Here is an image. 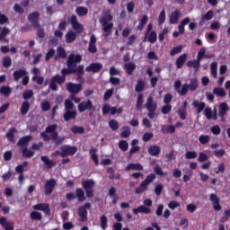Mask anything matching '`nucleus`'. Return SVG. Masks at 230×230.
Segmentation results:
<instances>
[{"mask_svg":"<svg viewBox=\"0 0 230 230\" xmlns=\"http://www.w3.org/2000/svg\"><path fill=\"white\" fill-rule=\"evenodd\" d=\"M82 61V56L71 54L67 59V67L61 71L63 76L65 75H71V73H76V64Z\"/></svg>","mask_w":230,"mask_h":230,"instance_id":"1","label":"nucleus"},{"mask_svg":"<svg viewBox=\"0 0 230 230\" xmlns=\"http://www.w3.org/2000/svg\"><path fill=\"white\" fill-rule=\"evenodd\" d=\"M112 20V15L105 14L99 19V22L102 26V31L104 32L105 37H109L111 35V30L114 28V23L111 22Z\"/></svg>","mask_w":230,"mask_h":230,"instance_id":"2","label":"nucleus"},{"mask_svg":"<svg viewBox=\"0 0 230 230\" xmlns=\"http://www.w3.org/2000/svg\"><path fill=\"white\" fill-rule=\"evenodd\" d=\"M57 128L58 126L57 124L49 125L46 128V131L41 133V137H43L44 141H55L58 137V132H57Z\"/></svg>","mask_w":230,"mask_h":230,"instance_id":"3","label":"nucleus"},{"mask_svg":"<svg viewBox=\"0 0 230 230\" xmlns=\"http://www.w3.org/2000/svg\"><path fill=\"white\" fill-rule=\"evenodd\" d=\"M155 179V173H151L147 175L146 179L140 183L139 187L136 189L135 193L137 195H139L143 193V191H146V190H148V185L152 184Z\"/></svg>","mask_w":230,"mask_h":230,"instance_id":"4","label":"nucleus"},{"mask_svg":"<svg viewBox=\"0 0 230 230\" xmlns=\"http://www.w3.org/2000/svg\"><path fill=\"white\" fill-rule=\"evenodd\" d=\"M76 146H61V153L56 152L52 154V157H55V155H58L60 154L61 157H67L68 155H75L76 154Z\"/></svg>","mask_w":230,"mask_h":230,"instance_id":"5","label":"nucleus"},{"mask_svg":"<svg viewBox=\"0 0 230 230\" xmlns=\"http://www.w3.org/2000/svg\"><path fill=\"white\" fill-rule=\"evenodd\" d=\"M94 180H85L82 181V186L85 190L86 197H88V199H91L93 195V188H94Z\"/></svg>","mask_w":230,"mask_h":230,"instance_id":"6","label":"nucleus"},{"mask_svg":"<svg viewBox=\"0 0 230 230\" xmlns=\"http://www.w3.org/2000/svg\"><path fill=\"white\" fill-rule=\"evenodd\" d=\"M87 209H91V203H85L79 208L78 216L80 217L81 222H85L87 220Z\"/></svg>","mask_w":230,"mask_h":230,"instance_id":"7","label":"nucleus"},{"mask_svg":"<svg viewBox=\"0 0 230 230\" xmlns=\"http://www.w3.org/2000/svg\"><path fill=\"white\" fill-rule=\"evenodd\" d=\"M109 112H111V116H114V114H121V112H123V109L116 107L111 108L109 104H104L102 107V113L109 114Z\"/></svg>","mask_w":230,"mask_h":230,"instance_id":"8","label":"nucleus"},{"mask_svg":"<svg viewBox=\"0 0 230 230\" xmlns=\"http://www.w3.org/2000/svg\"><path fill=\"white\" fill-rule=\"evenodd\" d=\"M70 23L72 24L73 30H75L76 33H82L84 31V25L78 22V19H76V16L75 15L71 16Z\"/></svg>","mask_w":230,"mask_h":230,"instance_id":"9","label":"nucleus"},{"mask_svg":"<svg viewBox=\"0 0 230 230\" xmlns=\"http://www.w3.org/2000/svg\"><path fill=\"white\" fill-rule=\"evenodd\" d=\"M66 88L71 94H78V92L82 89V84L66 83Z\"/></svg>","mask_w":230,"mask_h":230,"instance_id":"10","label":"nucleus"},{"mask_svg":"<svg viewBox=\"0 0 230 230\" xmlns=\"http://www.w3.org/2000/svg\"><path fill=\"white\" fill-rule=\"evenodd\" d=\"M96 36L94 34L91 35L89 46H88V51L89 53L94 54L96 51H98V49L96 48Z\"/></svg>","mask_w":230,"mask_h":230,"instance_id":"11","label":"nucleus"},{"mask_svg":"<svg viewBox=\"0 0 230 230\" xmlns=\"http://www.w3.org/2000/svg\"><path fill=\"white\" fill-rule=\"evenodd\" d=\"M91 109H93V102H91V100L82 102L78 104L79 112H85V111Z\"/></svg>","mask_w":230,"mask_h":230,"instance_id":"12","label":"nucleus"},{"mask_svg":"<svg viewBox=\"0 0 230 230\" xmlns=\"http://www.w3.org/2000/svg\"><path fill=\"white\" fill-rule=\"evenodd\" d=\"M210 201L216 211H220V209H222V207L220 206V199H218L217 194H210Z\"/></svg>","mask_w":230,"mask_h":230,"instance_id":"13","label":"nucleus"},{"mask_svg":"<svg viewBox=\"0 0 230 230\" xmlns=\"http://www.w3.org/2000/svg\"><path fill=\"white\" fill-rule=\"evenodd\" d=\"M55 184H57V181L55 180H49L46 182V184H45V194L46 195H50V193H53Z\"/></svg>","mask_w":230,"mask_h":230,"instance_id":"14","label":"nucleus"},{"mask_svg":"<svg viewBox=\"0 0 230 230\" xmlns=\"http://www.w3.org/2000/svg\"><path fill=\"white\" fill-rule=\"evenodd\" d=\"M30 141H31V136H26L22 137L17 145L21 147V150H22L23 148H28V143H30Z\"/></svg>","mask_w":230,"mask_h":230,"instance_id":"15","label":"nucleus"},{"mask_svg":"<svg viewBox=\"0 0 230 230\" xmlns=\"http://www.w3.org/2000/svg\"><path fill=\"white\" fill-rule=\"evenodd\" d=\"M146 39L148 42L155 44V42L157 40V32L155 31H152L151 32L146 31L144 40H146Z\"/></svg>","mask_w":230,"mask_h":230,"instance_id":"16","label":"nucleus"},{"mask_svg":"<svg viewBox=\"0 0 230 230\" xmlns=\"http://www.w3.org/2000/svg\"><path fill=\"white\" fill-rule=\"evenodd\" d=\"M42 163L44 164V167L47 168V170H51L53 166H55V162L53 160H50L48 156H41L40 157Z\"/></svg>","mask_w":230,"mask_h":230,"instance_id":"17","label":"nucleus"},{"mask_svg":"<svg viewBox=\"0 0 230 230\" xmlns=\"http://www.w3.org/2000/svg\"><path fill=\"white\" fill-rule=\"evenodd\" d=\"M133 213L135 215H138V213H145L146 215H148V214L152 213V209H150V208H148V207L140 206L137 208H133Z\"/></svg>","mask_w":230,"mask_h":230,"instance_id":"18","label":"nucleus"},{"mask_svg":"<svg viewBox=\"0 0 230 230\" xmlns=\"http://www.w3.org/2000/svg\"><path fill=\"white\" fill-rule=\"evenodd\" d=\"M145 107L147 111H155L157 109V103L154 102V98L148 97Z\"/></svg>","mask_w":230,"mask_h":230,"instance_id":"19","label":"nucleus"},{"mask_svg":"<svg viewBox=\"0 0 230 230\" xmlns=\"http://www.w3.org/2000/svg\"><path fill=\"white\" fill-rule=\"evenodd\" d=\"M33 209H36L39 211H44L45 214L48 215L49 213V205L46 203L34 205Z\"/></svg>","mask_w":230,"mask_h":230,"instance_id":"20","label":"nucleus"},{"mask_svg":"<svg viewBox=\"0 0 230 230\" xmlns=\"http://www.w3.org/2000/svg\"><path fill=\"white\" fill-rule=\"evenodd\" d=\"M65 37H66V42L67 44H71V42H75V40H76V34L73 31H68Z\"/></svg>","mask_w":230,"mask_h":230,"instance_id":"21","label":"nucleus"},{"mask_svg":"<svg viewBox=\"0 0 230 230\" xmlns=\"http://www.w3.org/2000/svg\"><path fill=\"white\" fill-rule=\"evenodd\" d=\"M180 15H181V12H179V11H175V12L172 13L169 17V22L171 24H177V22H179Z\"/></svg>","mask_w":230,"mask_h":230,"instance_id":"22","label":"nucleus"},{"mask_svg":"<svg viewBox=\"0 0 230 230\" xmlns=\"http://www.w3.org/2000/svg\"><path fill=\"white\" fill-rule=\"evenodd\" d=\"M0 224L5 230H13V223L6 221V218L4 217L0 218Z\"/></svg>","mask_w":230,"mask_h":230,"instance_id":"23","label":"nucleus"},{"mask_svg":"<svg viewBox=\"0 0 230 230\" xmlns=\"http://www.w3.org/2000/svg\"><path fill=\"white\" fill-rule=\"evenodd\" d=\"M227 109H228V106H227V103L226 102H222L220 105H219V118H221L222 121H224V116L225 114H226L227 112Z\"/></svg>","mask_w":230,"mask_h":230,"instance_id":"24","label":"nucleus"},{"mask_svg":"<svg viewBox=\"0 0 230 230\" xmlns=\"http://www.w3.org/2000/svg\"><path fill=\"white\" fill-rule=\"evenodd\" d=\"M148 153L153 156V157H157L159 154H161V147L158 146H151L148 148Z\"/></svg>","mask_w":230,"mask_h":230,"instance_id":"25","label":"nucleus"},{"mask_svg":"<svg viewBox=\"0 0 230 230\" xmlns=\"http://www.w3.org/2000/svg\"><path fill=\"white\" fill-rule=\"evenodd\" d=\"M186 58H188V54H182L177 58L176 60L177 69H181L182 66H184V63L186 62Z\"/></svg>","mask_w":230,"mask_h":230,"instance_id":"26","label":"nucleus"},{"mask_svg":"<svg viewBox=\"0 0 230 230\" xmlns=\"http://www.w3.org/2000/svg\"><path fill=\"white\" fill-rule=\"evenodd\" d=\"M17 132V129L15 128H12L9 129V131L6 133V137L11 143H15V133Z\"/></svg>","mask_w":230,"mask_h":230,"instance_id":"27","label":"nucleus"},{"mask_svg":"<svg viewBox=\"0 0 230 230\" xmlns=\"http://www.w3.org/2000/svg\"><path fill=\"white\" fill-rule=\"evenodd\" d=\"M76 118V111H66L64 114L65 121H69V119H75Z\"/></svg>","mask_w":230,"mask_h":230,"instance_id":"28","label":"nucleus"},{"mask_svg":"<svg viewBox=\"0 0 230 230\" xmlns=\"http://www.w3.org/2000/svg\"><path fill=\"white\" fill-rule=\"evenodd\" d=\"M193 107L195 109H198V114H200L206 109V103L199 102V101H194L192 103Z\"/></svg>","mask_w":230,"mask_h":230,"instance_id":"29","label":"nucleus"},{"mask_svg":"<svg viewBox=\"0 0 230 230\" xmlns=\"http://www.w3.org/2000/svg\"><path fill=\"white\" fill-rule=\"evenodd\" d=\"M98 149L96 148H92L90 151V155H91V159H93L95 166H98V164H100V162L98 161Z\"/></svg>","mask_w":230,"mask_h":230,"instance_id":"30","label":"nucleus"},{"mask_svg":"<svg viewBox=\"0 0 230 230\" xmlns=\"http://www.w3.org/2000/svg\"><path fill=\"white\" fill-rule=\"evenodd\" d=\"M29 21L32 22L34 28H37V26H39V23L37 22V21H39V13H32L29 14Z\"/></svg>","mask_w":230,"mask_h":230,"instance_id":"31","label":"nucleus"},{"mask_svg":"<svg viewBox=\"0 0 230 230\" xmlns=\"http://www.w3.org/2000/svg\"><path fill=\"white\" fill-rule=\"evenodd\" d=\"M102 66L100 63H93L92 65H90L86 70L87 71H93V73H98V71H100V69H102Z\"/></svg>","mask_w":230,"mask_h":230,"instance_id":"32","label":"nucleus"},{"mask_svg":"<svg viewBox=\"0 0 230 230\" xmlns=\"http://www.w3.org/2000/svg\"><path fill=\"white\" fill-rule=\"evenodd\" d=\"M22 76H26V70L24 69H20L13 73V78L16 82L21 80Z\"/></svg>","mask_w":230,"mask_h":230,"instance_id":"33","label":"nucleus"},{"mask_svg":"<svg viewBox=\"0 0 230 230\" xmlns=\"http://www.w3.org/2000/svg\"><path fill=\"white\" fill-rule=\"evenodd\" d=\"M205 116L208 119H217V112L213 114V111L210 108L205 109Z\"/></svg>","mask_w":230,"mask_h":230,"instance_id":"34","label":"nucleus"},{"mask_svg":"<svg viewBox=\"0 0 230 230\" xmlns=\"http://www.w3.org/2000/svg\"><path fill=\"white\" fill-rule=\"evenodd\" d=\"M75 13H77L79 17H84V15H87V13H89V10L86 7L79 6L76 8Z\"/></svg>","mask_w":230,"mask_h":230,"instance_id":"35","label":"nucleus"},{"mask_svg":"<svg viewBox=\"0 0 230 230\" xmlns=\"http://www.w3.org/2000/svg\"><path fill=\"white\" fill-rule=\"evenodd\" d=\"M146 22H148V16L143 15L137 25V30H139L140 31H143L145 26H146Z\"/></svg>","mask_w":230,"mask_h":230,"instance_id":"36","label":"nucleus"},{"mask_svg":"<svg viewBox=\"0 0 230 230\" xmlns=\"http://www.w3.org/2000/svg\"><path fill=\"white\" fill-rule=\"evenodd\" d=\"M126 170L128 172L130 170H137V171H141L143 170V165L141 164H129L127 167Z\"/></svg>","mask_w":230,"mask_h":230,"instance_id":"37","label":"nucleus"},{"mask_svg":"<svg viewBox=\"0 0 230 230\" xmlns=\"http://www.w3.org/2000/svg\"><path fill=\"white\" fill-rule=\"evenodd\" d=\"M213 19V11H208L202 16V21L199 22L200 26L204 25V21H211Z\"/></svg>","mask_w":230,"mask_h":230,"instance_id":"38","label":"nucleus"},{"mask_svg":"<svg viewBox=\"0 0 230 230\" xmlns=\"http://www.w3.org/2000/svg\"><path fill=\"white\" fill-rule=\"evenodd\" d=\"M217 69H218V64H217V62H213L210 65V71L214 78H217V76H218Z\"/></svg>","mask_w":230,"mask_h":230,"instance_id":"39","label":"nucleus"},{"mask_svg":"<svg viewBox=\"0 0 230 230\" xmlns=\"http://www.w3.org/2000/svg\"><path fill=\"white\" fill-rule=\"evenodd\" d=\"M22 154L23 157H27V159H30L31 157H33V155H35V152L28 149V147L22 149Z\"/></svg>","mask_w":230,"mask_h":230,"instance_id":"40","label":"nucleus"},{"mask_svg":"<svg viewBox=\"0 0 230 230\" xmlns=\"http://www.w3.org/2000/svg\"><path fill=\"white\" fill-rule=\"evenodd\" d=\"M162 132H164V134H173V132H175V127L174 126H162Z\"/></svg>","mask_w":230,"mask_h":230,"instance_id":"41","label":"nucleus"},{"mask_svg":"<svg viewBox=\"0 0 230 230\" xmlns=\"http://www.w3.org/2000/svg\"><path fill=\"white\" fill-rule=\"evenodd\" d=\"M166 21V12L164 10L161 11L158 16V24L159 26H163Z\"/></svg>","mask_w":230,"mask_h":230,"instance_id":"42","label":"nucleus"},{"mask_svg":"<svg viewBox=\"0 0 230 230\" xmlns=\"http://www.w3.org/2000/svg\"><path fill=\"white\" fill-rule=\"evenodd\" d=\"M128 75H132L134 73V70L136 69V64L134 63H128L124 66Z\"/></svg>","mask_w":230,"mask_h":230,"instance_id":"43","label":"nucleus"},{"mask_svg":"<svg viewBox=\"0 0 230 230\" xmlns=\"http://www.w3.org/2000/svg\"><path fill=\"white\" fill-rule=\"evenodd\" d=\"M76 197L79 202H84V200H85V194L84 193V190L82 189L76 190Z\"/></svg>","mask_w":230,"mask_h":230,"instance_id":"44","label":"nucleus"},{"mask_svg":"<svg viewBox=\"0 0 230 230\" xmlns=\"http://www.w3.org/2000/svg\"><path fill=\"white\" fill-rule=\"evenodd\" d=\"M188 85L190 91H197V88L199 87V83L197 82V79H192Z\"/></svg>","mask_w":230,"mask_h":230,"instance_id":"45","label":"nucleus"},{"mask_svg":"<svg viewBox=\"0 0 230 230\" xmlns=\"http://www.w3.org/2000/svg\"><path fill=\"white\" fill-rule=\"evenodd\" d=\"M145 89V82L143 80H138L135 91L137 93H141Z\"/></svg>","mask_w":230,"mask_h":230,"instance_id":"46","label":"nucleus"},{"mask_svg":"<svg viewBox=\"0 0 230 230\" xmlns=\"http://www.w3.org/2000/svg\"><path fill=\"white\" fill-rule=\"evenodd\" d=\"M28 111H30V102H24L22 104L21 112H22V114L24 115V114H28Z\"/></svg>","mask_w":230,"mask_h":230,"instance_id":"47","label":"nucleus"},{"mask_svg":"<svg viewBox=\"0 0 230 230\" xmlns=\"http://www.w3.org/2000/svg\"><path fill=\"white\" fill-rule=\"evenodd\" d=\"M209 139L210 137L208 135H200L199 137V141L201 145H208V143H209Z\"/></svg>","mask_w":230,"mask_h":230,"instance_id":"48","label":"nucleus"},{"mask_svg":"<svg viewBox=\"0 0 230 230\" xmlns=\"http://www.w3.org/2000/svg\"><path fill=\"white\" fill-rule=\"evenodd\" d=\"M109 127L111 128V130H118V128H119V123L118 120L111 119L109 121Z\"/></svg>","mask_w":230,"mask_h":230,"instance_id":"49","label":"nucleus"},{"mask_svg":"<svg viewBox=\"0 0 230 230\" xmlns=\"http://www.w3.org/2000/svg\"><path fill=\"white\" fill-rule=\"evenodd\" d=\"M120 136L121 137H128V136H130V128L127 126L123 127Z\"/></svg>","mask_w":230,"mask_h":230,"instance_id":"50","label":"nucleus"},{"mask_svg":"<svg viewBox=\"0 0 230 230\" xmlns=\"http://www.w3.org/2000/svg\"><path fill=\"white\" fill-rule=\"evenodd\" d=\"M187 66L188 67H194V69H199V67H200V63H199V61H196V60L188 61L187 62Z\"/></svg>","mask_w":230,"mask_h":230,"instance_id":"51","label":"nucleus"},{"mask_svg":"<svg viewBox=\"0 0 230 230\" xmlns=\"http://www.w3.org/2000/svg\"><path fill=\"white\" fill-rule=\"evenodd\" d=\"M210 131L214 136H219V134L222 132V128H220V126L216 125L210 128Z\"/></svg>","mask_w":230,"mask_h":230,"instance_id":"52","label":"nucleus"},{"mask_svg":"<svg viewBox=\"0 0 230 230\" xmlns=\"http://www.w3.org/2000/svg\"><path fill=\"white\" fill-rule=\"evenodd\" d=\"M71 130L74 134H84V129L83 127H78V126H73L71 128Z\"/></svg>","mask_w":230,"mask_h":230,"instance_id":"53","label":"nucleus"},{"mask_svg":"<svg viewBox=\"0 0 230 230\" xmlns=\"http://www.w3.org/2000/svg\"><path fill=\"white\" fill-rule=\"evenodd\" d=\"M189 85L188 84H185L181 86V88H180L178 90V94H181V96H184V94H186V93H188V90H189Z\"/></svg>","mask_w":230,"mask_h":230,"instance_id":"54","label":"nucleus"},{"mask_svg":"<svg viewBox=\"0 0 230 230\" xmlns=\"http://www.w3.org/2000/svg\"><path fill=\"white\" fill-rule=\"evenodd\" d=\"M119 147L120 148V150H122L123 152H127V150H128V143H127V141L122 140L119 143Z\"/></svg>","mask_w":230,"mask_h":230,"instance_id":"55","label":"nucleus"},{"mask_svg":"<svg viewBox=\"0 0 230 230\" xmlns=\"http://www.w3.org/2000/svg\"><path fill=\"white\" fill-rule=\"evenodd\" d=\"M213 93L217 96H222V97L226 96V91H224V89L222 88H214Z\"/></svg>","mask_w":230,"mask_h":230,"instance_id":"56","label":"nucleus"},{"mask_svg":"<svg viewBox=\"0 0 230 230\" xmlns=\"http://www.w3.org/2000/svg\"><path fill=\"white\" fill-rule=\"evenodd\" d=\"M54 81H56L57 84H64L66 82V76L65 75H56L52 77Z\"/></svg>","mask_w":230,"mask_h":230,"instance_id":"57","label":"nucleus"},{"mask_svg":"<svg viewBox=\"0 0 230 230\" xmlns=\"http://www.w3.org/2000/svg\"><path fill=\"white\" fill-rule=\"evenodd\" d=\"M181 51H182V46H178L171 50L170 55H171V57H173V56L181 53Z\"/></svg>","mask_w":230,"mask_h":230,"instance_id":"58","label":"nucleus"},{"mask_svg":"<svg viewBox=\"0 0 230 230\" xmlns=\"http://www.w3.org/2000/svg\"><path fill=\"white\" fill-rule=\"evenodd\" d=\"M4 67H10L12 66V58L10 57H5L3 58Z\"/></svg>","mask_w":230,"mask_h":230,"instance_id":"59","label":"nucleus"},{"mask_svg":"<svg viewBox=\"0 0 230 230\" xmlns=\"http://www.w3.org/2000/svg\"><path fill=\"white\" fill-rule=\"evenodd\" d=\"M101 227L103 230L107 229V217L105 215L101 217Z\"/></svg>","mask_w":230,"mask_h":230,"instance_id":"60","label":"nucleus"},{"mask_svg":"<svg viewBox=\"0 0 230 230\" xmlns=\"http://www.w3.org/2000/svg\"><path fill=\"white\" fill-rule=\"evenodd\" d=\"M186 159H197V153L194 151H188L185 154Z\"/></svg>","mask_w":230,"mask_h":230,"instance_id":"61","label":"nucleus"},{"mask_svg":"<svg viewBox=\"0 0 230 230\" xmlns=\"http://www.w3.org/2000/svg\"><path fill=\"white\" fill-rule=\"evenodd\" d=\"M181 206V203L177 201H170L168 204V208L169 209H175L176 208H179Z\"/></svg>","mask_w":230,"mask_h":230,"instance_id":"62","label":"nucleus"},{"mask_svg":"<svg viewBox=\"0 0 230 230\" xmlns=\"http://www.w3.org/2000/svg\"><path fill=\"white\" fill-rule=\"evenodd\" d=\"M22 96H23L24 100H30V98H31V96H33V91L27 90L23 93Z\"/></svg>","mask_w":230,"mask_h":230,"instance_id":"63","label":"nucleus"},{"mask_svg":"<svg viewBox=\"0 0 230 230\" xmlns=\"http://www.w3.org/2000/svg\"><path fill=\"white\" fill-rule=\"evenodd\" d=\"M58 57H60L61 58H66V50L61 47L58 49Z\"/></svg>","mask_w":230,"mask_h":230,"instance_id":"64","label":"nucleus"}]
</instances>
